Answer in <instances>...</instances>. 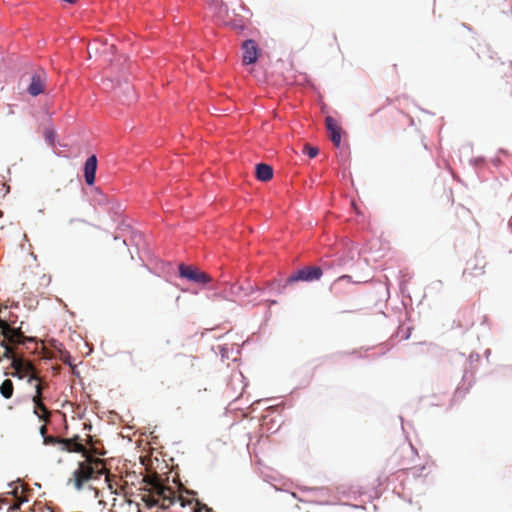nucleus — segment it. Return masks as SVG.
<instances>
[{
  "label": "nucleus",
  "instance_id": "obj_14",
  "mask_svg": "<svg viewBox=\"0 0 512 512\" xmlns=\"http://www.w3.org/2000/svg\"><path fill=\"white\" fill-rule=\"evenodd\" d=\"M97 46L100 48L98 55L104 57L107 61L112 62L111 56L115 52L114 44H110L107 40H104L101 42H97Z\"/></svg>",
  "mask_w": 512,
  "mask_h": 512
},
{
  "label": "nucleus",
  "instance_id": "obj_3",
  "mask_svg": "<svg viewBox=\"0 0 512 512\" xmlns=\"http://www.w3.org/2000/svg\"><path fill=\"white\" fill-rule=\"evenodd\" d=\"M323 271L318 266H308L297 270L291 274L287 279V284H292L297 281L313 282L321 279Z\"/></svg>",
  "mask_w": 512,
  "mask_h": 512
},
{
  "label": "nucleus",
  "instance_id": "obj_5",
  "mask_svg": "<svg viewBox=\"0 0 512 512\" xmlns=\"http://www.w3.org/2000/svg\"><path fill=\"white\" fill-rule=\"evenodd\" d=\"M74 487L85 500H94L104 496V489L100 490L92 486L91 482H74Z\"/></svg>",
  "mask_w": 512,
  "mask_h": 512
},
{
  "label": "nucleus",
  "instance_id": "obj_30",
  "mask_svg": "<svg viewBox=\"0 0 512 512\" xmlns=\"http://www.w3.org/2000/svg\"><path fill=\"white\" fill-rule=\"evenodd\" d=\"M35 485L40 489L41 488V485L39 482H35Z\"/></svg>",
  "mask_w": 512,
  "mask_h": 512
},
{
  "label": "nucleus",
  "instance_id": "obj_34",
  "mask_svg": "<svg viewBox=\"0 0 512 512\" xmlns=\"http://www.w3.org/2000/svg\"><path fill=\"white\" fill-rule=\"evenodd\" d=\"M115 241H119V238L117 236L114 237Z\"/></svg>",
  "mask_w": 512,
  "mask_h": 512
},
{
  "label": "nucleus",
  "instance_id": "obj_6",
  "mask_svg": "<svg viewBox=\"0 0 512 512\" xmlns=\"http://www.w3.org/2000/svg\"><path fill=\"white\" fill-rule=\"evenodd\" d=\"M107 84H109L119 96H123L129 101L134 99L133 87L126 78L118 79L116 82L114 79H108Z\"/></svg>",
  "mask_w": 512,
  "mask_h": 512
},
{
  "label": "nucleus",
  "instance_id": "obj_22",
  "mask_svg": "<svg viewBox=\"0 0 512 512\" xmlns=\"http://www.w3.org/2000/svg\"><path fill=\"white\" fill-rule=\"evenodd\" d=\"M75 474H76V478H75V480H91V478H92V475H91V474H88V475H87V476H85V477H80V476L78 475V471H76V472H75Z\"/></svg>",
  "mask_w": 512,
  "mask_h": 512
},
{
  "label": "nucleus",
  "instance_id": "obj_31",
  "mask_svg": "<svg viewBox=\"0 0 512 512\" xmlns=\"http://www.w3.org/2000/svg\"><path fill=\"white\" fill-rule=\"evenodd\" d=\"M353 207H354V210L358 213V210H357V207L355 206L354 203H352Z\"/></svg>",
  "mask_w": 512,
  "mask_h": 512
},
{
  "label": "nucleus",
  "instance_id": "obj_20",
  "mask_svg": "<svg viewBox=\"0 0 512 512\" xmlns=\"http://www.w3.org/2000/svg\"><path fill=\"white\" fill-rule=\"evenodd\" d=\"M305 150L310 158H314L318 155V148L312 146H306Z\"/></svg>",
  "mask_w": 512,
  "mask_h": 512
},
{
  "label": "nucleus",
  "instance_id": "obj_10",
  "mask_svg": "<svg viewBox=\"0 0 512 512\" xmlns=\"http://www.w3.org/2000/svg\"><path fill=\"white\" fill-rule=\"evenodd\" d=\"M325 123L326 128L330 134L331 141L335 144V146L339 147L341 144V132L339 126L331 116H327L325 118Z\"/></svg>",
  "mask_w": 512,
  "mask_h": 512
},
{
  "label": "nucleus",
  "instance_id": "obj_1",
  "mask_svg": "<svg viewBox=\"0 0 512 512\" xmlns=\"http://www.w3.org/2000/svg\"><path fill=\"white\" fill-rule=\"evenodd\" d=\"M164 483L104 482L110 494H122L130 504L143 503L149 509L153 507L168 509L175 502H179L182 508L189 506V512H198L199 503L194 499L195 492L184 489L182 482H174L177 484V490Z\"/></svg>",
  "mask_w": 512,
  "mask_h": 512
},
{
  "label": "nucleus",
  "instance_id": "obj_11",
  "mask_svg": "<svg viewBox=\"0 0 512 512\" xmlns=\"http://www.w3.org/2000/svg\"><path fill=\"white\" fill-rule=\"evenodd\" d=\"M255 174L257 180L266 182L273 177V168L269 164L259 163L255 167Z\"/></svg>",
  "mask_w": 512,
  "mask_h": 512
},
{
  "label": "nucleus",
  "instance_id": "obj_17",
  "mask_svg": "<svg viewBox=\"0 0 512 512\" xmlns=\"http://www.w3.org/2000/svg\"><path fill=\"white\" fill-rule=\"evenodd\" d=\"M100 51V48L97 46V42L91 44L88 46V54L89 58H92L93 56H99L98 52Z\"/></svg>",
  "mask_w": 512,
  "mask_h": 512
},
{
  "label": "nucleus",
  "instance_id": "obj_13",
  "mask_svg": "<svg viewBox=\"0 0 512 512\" xmlns=\"http://www.w3.org/2000/svg\"><path fill=\"white\" fill-rule=\"evenodd\" d=\"M0 329L7 341L14 343L19 342L20 332L11 328L7 323L0 319Z\"/></svg>",
  "mask_w": 512,
  "mask_h": 512
},
{
  "label": "nucleus",
  "instance_id": "obj_12",
  "mask_svg": "<svg viewBox=\"0 0 512 512\" xmlns=\"http://www.w3.org/2000/svg\"><path fill=\"white\" fill-rule=\"evenodd\" d=\"M44 91V83L39 74L34 73L31 76L30 84L28 86V93L31 96H37Z\"/></svg>",
  "mask_w": 512,
  "mask_h": 512
},
{
  "label": "nucleus",
  "instance_id": "obj_16",
  "mask_svg": "<svg viewBox=\"0 0 512 512\" xmlns=\"http://www.w3.org/2000/svg\"><path fill=\"white\" fill-rule=\"evenodd\" d=\"M0 393L1 395L9 399L13 394V384L10 380H5L2 385L0 386Z\"/></svg>",
  "mask_w": 512,
  "mask_h": 512
},
{
  "label": "nucleus",
  "instance_id": "obj_7",
  "mask_svg": "<svg viewBox=\"0 0 512 512\" xmlns=\"http://www.w3.org/2000/svg\"><path fill=\"white\" fill-rule=\"evenodd\" d=\"M243 51V63L245 65H251L258 60L259 48L256 42L252 39L244 41L242 44Z\"/></svg>",
  "mask_w": 512,
  "mask_h": 512
},
{
  "label": "nucleus",
  "instance_id": "obj_15",
  "mask_svg": "<svg viewBox=\"0 0 512 512\" xmlns=\"http://www.w3.org/2000/svg\"><path fill=\"white\" fill-rule=\"evenodd\" d=\"M256 291L254 286H249L247 289H244L241 285H231L230 286V295L233 297H241L242 294L248 296Z\"/></svg>",
  "mask_w": 512,
  "mask_h": 512
},
{
  "label": "nucleus",
  "instance_id": "obj_19",
  "mask_svg": "<svg viewBox=\"0 0 512 512\" xmlns=\"http://www.w3.org/2000/svg\"><path fill=\"white\" fill-rule=\"evenodd\" d=\"M228 25L238 31H243L245 29L244 23L240 20L231 21L228 23Z\"/></svg>",
  "mask_w": 512,
  "mask_h": 512
},
{
  "label": "nucleus",
  "instance_id": "obj_27",
  "mask_svg": "<svg viewBox=\"0 0 512 512\" xmlns=\"http://www.w3.org/2000/svg\"><path fill=\"white\" fill-rule=\"evenodd\" d=\"M63 2H66L68 4H74L77 0H62Z\"/></svg>",
  "mask_w": 512,
  "mask_h": 512
},
{
  "label": "nucleus",
  "instance_id": "obj_26",
  "mask_svg": "<svg viewBox=\"0 0 512 512\" xmlns=\"http://www.w3.org/2000/svg\"><path fill=\"white\" fill-rule=\"evenodd\" d=\"M45 431H46L45 426H42V427L40 428V433H41V435H42V436H44V435H45Z\"/></svg>",
  "mask_w": 512,
  "mask_h": 512
},
{
  "label": "nucleus",
  "instance_id": "obj_9",
  "mask_svg": "<svg viewBox=\"0 0 512 512\" xmlns=\"http://www.w3.org/2000/svg\"><path fill=\"white\" fill-rule=\"evenodd\" d=\"M97 170V157L91 155L84 164V178L87 185L91 186L95 182V173Z\"/></svg>",
  "mask_w": 512,
  "mask_h": 512
},
{
  "label": "nucleus",
  "instance_id": "obj_8",
  "mask_svg": "<svg viewBox=\"0 0 512 512\" xmlns=\"http://www.w3.org/2000/svg\"><path fill=\"white\" fill-rule=\"evenodd\" d=\"M0 345L3 348V356L11 359V365L17 373L22 371L28 373L32 369V366L29 362H25L11 355L12 350L6 342H2Z\"/></svg>",
  "mask_w": 512,
  "mask_h": 512
},
{
  "label": "nucleus",
  "instance_id": "obj_32",
  "mask_svg": "<svg viewBox=\"0 0 512 512\" xmlns=\"http://www.w3.org/2000/svg\"><path fill=\"white\" fill-rule=\"evenodd\" d=\"M36 389H37V393H39V392H40V387H39V385H37V386H36Z\"/></svg>",
  "mask_w": 512,
  "mask_h": 512
},
{
  "label": "nucleus",
  "instance_id": "obj_18",
  "mask_svg": "<svg viewBox=\"0 0 512 512\" xmlns=\"http://www.w3.org/2000/svg\"><path fill=\"white\" fill-rule=\"evenodd\" d=\"M44 136L50 145H54L55 132L52 129H46L44 132Z\"/></svg>",
  "mask_w": 512,
  "mask_h": 512
},
{
  "label": "nucleus",
  "instance_id": "obj_2",
  "mask_svg": "<svg viewBox=\"0 0 512 512\" xmlns=\"http://www.w3.org/2000/svg\"><path fill=\"white\" fill-rule=\"evenodd\" d=\"M12 490L8 492L16 499V503L10 507V510L16 511L20 509V505L28 502L33 494V489L29 486L28 482H12L10 484Z\"/></svg>",
  "mask_w": 512,
  "mask_h": 512
},
{
  "label": "nucleus",
  "instance_id": "obj_25",
  "mask_svg": "<svg viewBox=\"0 0 512 512\" xmlns=\"http://www.w3.org/2000/svg\"><path fill=\"white\" fill-rule=\"evenodd\" d=\"M339 279H343V280L349 281L351 279V277L348 276V275H343Z\"/></svg>",
  "mask_w": 512,
  "mask_h": 512
},
{
  "label": "nucleus",
  "instance_id": "obj_35",
  "mask_svg": "<svg viewBox=\"0 0 512 512\" xmlns=\"http://www.w3.org/2000/svg\"><path fill=\"white\" fill-rule=\"evenodd\" d=\"M292 496L293 497H297L296 493L295 492H292Z\"/></svg>",
  "mask_w": 512,
  "mask_h": 512
},
{
  "label": "nucleus",
  "instance_id": "obj_33",
  "mask_svg": "<svg viewBox=\"0 0 512 512\" xmlns=\"http://www.w3.org/2000/svg\"><path fill=\"white\" fill-rule=\"evenodd\" d=\"M142 480L146 481V480H152V479L151 478H143Z\"/></svg>",
  "mask_w": 512,
  "mask_h": 512
},
{
  "label": "nucleus",
  "instance_id": "obj_23",
  "mask_svg": "<svg viewBox=\"0 0 512 512\" xmlns=\"http://www.w3.org/2000/svg\"><path fill=\"white\" fill-rule=\"evenodd\" d=\"M72 450L76 451V452H80V451L83 450V446L81 444H79V443H74Z\"/></svg>",
  "mask_w": 512,
  "mask_h": 512
},
{
  "label": "nucleus",
  "instance_id": "obj_29",
  "mask_svg": "<svg viewBox=\"0 0 512 512\" xmlns=\"http://www.w3.org/2000/svg\"><path fill=\"white\" fill-rule=\"evenodd\" d=\"M408 448H409V450H410L412 453L414 452V450H413V446H412V445H409V447H408Z\"/></svg>",
  "mask_w": 512,
  "mask_h": 512
},
{
  "label": "nucleus",
  "instance_id": "obj_21",
  "mask_svg": "<svg viewBox=\"0 0 512 512\" xmlns=\"http://www.w3.org/2000/svg\"><path fill=\"white\" fill-rule=\"evenodd\" d=\"M215 297L223 300H230V298L223 292L215 293Z\"/></svg>",
  "mask_w": 512,
  "mask_h": 512
},
{
  "label": "nucleus",
  "instance_id": "obj_28",
  "mask_svg": "<svg viewBox=\"0 0 512 512\" xmlns=\"http://www.w3.org/2000/svg\"><path fill=\"white\" fill-rule=\"evenodd\" d=\"M99 466H101V464L97 463L95 468L100 472L101 470H100Z\"/></svg>",
  "mask_w": 512,
  "mask_h": 512
},
{
  "label": "nucleus",
  "instance_id": "obj_24",
  "mask_svg": "<svg viewBox=\"0 0 512 512\" xmlns=\"http://www.w3.org/2000/svg\"><path fill=\"white\" fill-rule=\"evenodd\" d=\"M34 401L36 402V406H37L38 408H40V409H42V410H44V411L46 410V409H45V407L43 406V404H42V403H40V401H38V400H36V399H34Z\"/></svg>",
  "mask_w": 512,
  "mask_h": 512
},
{
  "label": "nucleus",
  "instance_id": "obj_4",
  "mask_svg": "<svg viewBox=\"0 0 512 512\" xmlns=\"http://www.w3.org/2000/svg\"><path fill=\"white\" fill-rule=\"evenodd\" d=\"M179 275L182 278H185L191 282L198 283V284H200V283L207 284V283L211 282V277L208 274L198 270L194 266H187L184 264H180L179 265Z\"/></svg>",
  "mask_w": 512,
  "mask_h": 512
}]
</instances>
